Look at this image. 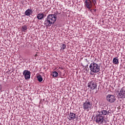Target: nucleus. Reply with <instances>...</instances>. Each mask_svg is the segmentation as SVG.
<instances>
[{"mask_svg": "<svg viewBox=\"0 0 125 125\" xmlns=\"http://www.w3.org/2000/svg\"><path fill=\"white\" fill-rule=\"evenodd\" d=\"M57 19L55 14H50L47 17L46 20L44 21V25L46 27H50L52 24H54Z\"/></svg>", "mask_w": 125, "mask_h": 125, "instance_id": "1", "label": "nucleus"}, {"mask_svg": "<svg viewBox=\"0 0 125 125\" xmlns=\"http://www.w3.org/2000/svg\"><path fill=\"white\" fill-rule=\"evenodd\" d=\"M90 70L93 73H98L100 71V66L96 63L93 62L90 64Z\"/></svg>", "mask_w": 125, "mask_h": 125, "instance_id": "2", "label": "nucleus"}, {"mask_svg": "<svg viewBox=\"0 0 125 125\" xmlns=\"http://www.w3.org/2000/svg\"><path fill=\"white\" fill-rule=\"evenodd\" d=\"M92 107V103L88 100H87L84 103H83V108L84 111L87 110L88 111V110H90Z\"/></svg>", "mask_w": 125, "mask_h": 125, "instance_id": "3", "label": "nucleus"}, {"mask_svg": "<svg viewBox=\"0 0 125 125\" xmlns=\"http://www.w3.org/2000/svg\"><path fill=\"white\" fill-rule=\"evenodd\" d=\"M104 121V117L103 115H101L100 114L97 113L96 115V122L97 124H99L101 125V124H103Z\"/></svg>", "mask_w": 125, "mask_h": 125, "instance_id": "4", "label": "nucleus"}, {"mask_svg": "<svg viewBox=\"0 0 125 125\" xmlns=\"http://www.w3.org/2000/svg\"><path fill=\"white\" fill-rule=\"evenodd\" d=\"M106 100L109 103H114L116 101V97L114 95L108 94L106 96Z\"/></svg>", "mask_w": 125, "mask_h": 125, "instance_id": "5", "label": "nucleus"}, {"mask_svg": "<svg viewBox=\"0 0 125 125\" xmlns=\"http://www.w3.org/2000/svg\"><path fill=\"white\" fill-rule=\"evenodd\" d=\"M88 87H90L91 89H95L96 87H97V85L93 81H91L88 83Z\"/></svg>", "mask_w": 125, "mask_h": 125, "instance_id": "6", "label": "nucleus"}, {"mask_svg": "<svg viewBox=\"0 0 125 125\" xmlns=\"http://www.w3.org/2000/svg\"><path fill=\"white\" fill-rule=\"evenodd\" d=\"M23 75L25 80H28L31 78V72L28 70H24L23 73Z\"/></svg>", "mask_w": 125, "mask_h": 125, "instance_id": "7", "label": "nucleus"}, {"mask_svg": "<svg viewBox=\"0 0 125 125\" xmlns=\"http://www.w3.org/2000/svg\"><path fill=\"white\" fill-rule=\"evenodd\" d=\"M120 98H125V88L123 87L121 88L120 93H119Z\"/></svg>", "mask_w": 125, "mask_h": 125, "instance_id": "8", "label": "nucleus"}, {"mask_svg": "<svg viewBox=\"0 0 125 125\" xmlns=\"http://www.w3.org/2000/svg\"><path fill=\"white\" fill-rule=\"evenodd\" d=\"M85 5L87 7V8L90 9L92 7V5L91 4V1L90 0H86Z\"/></svg>", "mask_w": 125, "mask_h": 125, "instance_id": "9", "label": "nucleus"}, {"mask_svg": "<svg viewBox=\"0 0 125 125\" xmlns=\"http://www.w3.org/2000/svg\"><path fill=\"white\" fill-rule=\"evenodd\" d=\"M98 113L101 115L102 116L103 115L104 116H106L107 115H109V111H107L105 110H102L101 111H98Z\"/></svg>", "mask_w": 125, "mask_h": 125, "instance_id": "10", "label": "nucleus"}, {"mask_svg": "<svg viewBox=\"0 0 125 125\" xmlns=\"http://www.w3.org/2000/svg\"><path fill=\"white\" fill-rule=\"evenodd\" d=\"M76 118V114L71 112L69 115L68 119L69 121H72V120H75Z\"/></svg>", "mask_w": 125, "mask_h": 125, "instance_id": "11", "label": "nucleus"}, {"mask_svg": "<svg viewBox=\"0 0 125 125\" xmlns=\"http://www.w3.org/2000/svg\"><path fill=\"white\" fill-rule=\"evenodd\" d=\"M113 63L115 65H117L118 64H119V59H118V57L113 58Z\"/></svg>", "mask_w": 125, "mask_h": 125, "instance_id": "12", "label": "nucleus"}, {"mask_svg": "<svg viewBox=\"0 0 125 125\" xmlns=\"http://www.w3.org/2000/svg\"><path fill=\"white\" fill-rule=\"evenodd\" d=\"M44 15L42 13L38 14L37 15V18L39 20H42L44 17Z\"/></svg>", "mask_w": 125, "mask_h": 125, "instance_id": "13", "label": "nucleus"}, {"mask_svg": "<svg viewBox=\"0 0 125 125\" xmlns=\"http://www.w3.org/2000/svg\"><path fill=\"white\" fill-rule=\"evenodd\" d=\"M27 29V25H23L21 27V32H26Z\"/></svg>", "mask_w": 125, "mask_h": 125, "instance_id": "14", "label": "nucleus"}, {"mask_svg": "<svg viewBox=\"0 0 125 125\" xmlns=\"http://www.w3.org/2000/svg\"><path fill=\"white\" fill-rule=\"evenodd\" d=\"M31 13H32V11H31L30 9H28L25 11V15H27L28 16L30 15Z\"/></svg>", "mask_w": 125, "mask_h": 125, "instance_id": "15", "label": "nucleus"}, {"mask_svg": "<svg viewBox=\"0 0 125 125\" xmlns=\"http://www.w3.org/2000/svg\"><path fill=\"white\" fill-rule=\"evenodd\" d=\"M51 75L53 77H58V73L56 71H54L52 73Z\"/></svg>", "mask_w": 125, "mask_h": 125, "instance_id": "16", "label": "nucleus"}, {"mask_svg": "<svg viewBox=\"0 0 125 125\" xmlns=\"http://www.w3.org/2000/svg\"><path fill=\"white\" fill-rule=\"evenodd\" d=\"M37 79L38 80L41 82H42V77L41 76V75H39L38 76H37Z\"/></svg>", "mask_w": 125, "mask_h": 125, "instance_id": "17", "label": "nucleus"}, {"mask_svg": "<svg viewBox=\"0 0 125 125\" xmlns=\"http://www.w3.org/2000/svg\"><path fill=\"white\" fill-rule=\"evenodd\" d=\"M66 49V44H63L61 48V50H62V51H63L64 49Z\"/></svg>", "mask_w": 125, "mask_h": 125, "instance_id": "18", "label": "nucleus"}, {"mask_svg": "<svg viewBox=\"0 0 125 125\" xmlns=\"http://www.w3.org/2000/svg\"><path fill=\"white\" fill-rule=\"evenodd\" d=\"M92 0L94 4H95V3H96V0Z\"/></svg>", "mask_w": 125, "mask_h": 125, "instance_id": "19", "label": "nucleus"}, {"mask_svg": "<svg viewBox=\"0 0 125 125\" xmlns=\"http://www.w3.org/2000/svg\"><path fill=\"white\" fill-rule=\"evenodd\" d=\"M1 89H2V87H1V85H0V92L1 91Z\"/></svg>", "mask_w": 125, "mask_h": 125, "instance_id": "20", "label": "nucleus"}, {"mask_svg": "<svg viewBox=\"0 0 125 125\" xmlns=\"http://www.w3.org/2000/svg\"><path fill=\"white\" fill-rule=\"evenodd\" d=\"M37 56H38V54H35V57H37Z\"/></svg>", "mask_w": 125, "mask_h": 125, "instance_id": "21", "label": "nucleus"}, {"mask_svg": "<svg viewBox=\"0 0 125 125\" xmlns=\"http://www.w3.org/2000/svg\"><path fill=\"white\" fill-rule=\"evenodd\" d=\"M30 42H31V41L28 42L29 43H30Z\"/></svg>", "mask_w": 125, "mask_h": 125, "instance_id": "22", "label": "nucleus"}]
</instances>
